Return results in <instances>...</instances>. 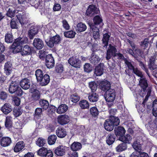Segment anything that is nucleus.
<instances>
[{"mask_svg": "<svg viewBox=\"0 0 157 157\" xmlns=\"http://www.w3.org/2000/svg\"><path fill=\"white\" fill-rule=\"evenodd\" d=\"M23 141H19L16 144L14 148L15 152H18L21 151L25 147Z\"/></svg>", "mask_w": 157, "mask_h": 157, "instance_id": "36", "label": "nucleus"}, {"mask_svg": "<svg viewBox=\"0 0 157 157\" xmlns=\"http://www.w3.org/2000/svg\"><path fill=\"white\" fill-rule=\"evenodd\" d=\"M126 61L125 64L127 65L129 69L131 70H132L133 71V70L135 68L134 67L132 64L131 62L129 61L128 60Z\"/></svg>", "mask_w": 157, "mask_h": 157, "instance_id": "62", "label": "nucleus"}, {"mask_svg": "<svg viewBox=\"0 0 157 157\" xmlns=\"http://www.w3.org/2000/svg\"><path fill=\"white\" fill-rule=\"evenodd\" d=\"M152 114L155 117H157V100H155L152 103Z\"/></svg>", "mask_w": 157, "mask_h": 157, "instance_id": "49", "label": "nucleus"}, {"mask_svg": "<svg viewBox=\"0 0 157 157\" xmlns=\"http://www.w3.org/2000/svg\"><path fill=\"white\" fill-rule=\"evenodd\" d=\"M7 97V94L3 91H1L0 92V99L2 100H5Z\"/></svg>", "mask_w": 157, "mask_h": 157, "instance_id": "63", "label": "nucleus"}, {"mask_svg": "<svg viewBox=\"0 0 157 157\" xmlns=\"http://www.w3.org/2000/svg\"><path fill=\"white\" fill-rule=\"evenodd\" d=\"M19 22L17 19L15 18H12L10 23V27L12 29H17L18 28Z\"/></svg>", "mask_w": 157, "mask_h": 157, "instance_id": "42", "label": "nucleus"}, {"mask_svg": "<svg viewBox=\"0 0 157 157\" xmlns=\"http://www.w3.org/2000/svg\"><path fill=\"white\" fill-rule=\"evenodd\" d=\"M80 98V96L76 92L70 95L69 99L70 100L74 103H76L78 102L79 101Z\"/></svg>", "mask_w": 157, "mask_h": 157, "instance_id": "38", "label": "nucleus"}, {"mask_svg": "<svg viewBox=\"0 0 157 157\" xmlns=\"http://www.w3.org/2000/svg\"><path fill=\"white\" fill-rule=\"evenodd\" d=\"M82 147L81 143L78 142H74L71 145L70 148L71 151H77L80 150Z\"/></svg>", "mask_w": 157, "mask_h": 157, "instance_id": "29", "label": "nucleus"}, {"mask_svg": "<svg viewBox=\"0 0 157 157\" xmlns=\"http://www.w3.org/2000/svg\"><path fill=\"white\" fill-rule=\"evenodd\" d=\"M95 53H92L90 60L91 63L94 65H96L98 63L100 60V58L97 55L94 54Z\"/></svg>", "mask_w": 157, "mask_h": 157, "instance_id": "33", "label": "nucleus"}, {"mask_svg": "<svg viewBox=\"0 0 157 157\" xmlns=\"http://www.w3.org/2000/svg\"><path fill=\"white\" fill-rule=\"evenodd\" d=\"M93 23H89V25L90 27H98V26L99 25L100 28L101 25L102 26L104 24L103 22V20L101 17L99 15H96L94 16L93 19Z\"/></svg>", "mask_w": 157, "mask_h": 157, "instance_id": "8", "label": "nucleus"}, {"mask_svg": "<svg viewBox=\"0 0 157 157\" xmlns=\"http://www.w3.org/2000/svg\"><path fill=\"white\" fill-rule=\"evenodd\" d=\"M127 148V144L122 142L118 145L116 147V150L117 152H120L126 150Z\"/></svg>", "mask_w": 157, "mask_h": 157, "instance_id": "41", "label": "nucleus"}, {"mask_svg": "<svg viewBox=\"0 0 157 157\" xmlns=\"http://www.w3.org/2000/svg\"><path fill=\"white\" fill-rule=\"evenodd\" d=\"M114 131L115 135L117 138H118V139H120L121 137L124 136L126 132L124 128L121 126H118L115 127Z\"/></svg>", "mask_w": 157, "mask_h": 157, "instance_id": "15", "label": "nucleus"}, {"mask_svg": "<svg viewBox=\"0 0 157 157\" xmlns=\"http://www.w3.org/2000/svg\"><path fill=\"white\" fill-rule=\"evenodd\" d=\"M63 27L66 30H68L70 28L69 25L66 20H64L62 21Z\"/></svg>", "mask_w": 157, "mask_h": 157, "instance_id": "64", "label": "nucleus"}, {"mask_svg": "<svg viewBox=\"0 0 157 157\" xmlns=\"http://www.w3.org/2000/svg\"><path fill=\"white\" fill-rule=\"evenodd\" d=\"M45 60V65L48 68L51 69L54 67L55 65V60L52 54L48 55Z\"/></svg>", "mask_w": 157, "mask_h": 157, "instance_id": "11", "label": "nucleus"}, {"mask_svg": "<svg viewBox=\"0 0 157 157\" xmlns=\"http://www.w3.org/2000/svg\"><path fill=\"white\" fill-rule=\"evenodd\" d=\"M11 138L8 137H3L0 140V144L3 147H6L10 145L11 143Z\"/></svg>", "mask_w": 157, "mask_h": 157, "instance_id": "24", "label": "nucleus"}, {"mask_svg": "<svg viewBox=\"0 0 157 157\" xmlns=\"http://www.w3.org/2000/svg\"><path fill=\"white\" fill-rule=\"evenodd\" d=\"M57 138V137L55 135H50L48 139V143L50 145L54 144L55 143Z\"/></svg>", "mask_w": 157, "mask_h": 157, "instance_id": "43", "label": "nucleus"}, {"mask_svg": "<svg viewBox=\"0 0 157 157\" xmlns=\"http://www.w3.org/2000/svg\"><path fill=\"white\" fill-rule=\"evenodd\" d=\"M55 71L58 73H61L63 71V65L61 63H57L55 67Z\"/></svg>", "mask_w": 157, "mask_h": 157, "instance_id": "52", "label": "nucleus"}, {"mask_svg": "<svg viewBox=\"0 0 157 157\" xmlns=\"http://www.w3.org/2000/svg\"><path fill=\"white\" fill-rule=\"evenodd\" d=\"M56 133L57 136L63 138L65 137L67 135L66 129L63 127H59L56 130Z\"/></svg>", "mask_w": 157, "mask_h": 157, "instance_id": "20", "label": "nucleus"}, {"mask_svg": "<svg viewBox=\"0 0 157 157\" xmlns=\"http://www.w3.org/2000/svg\"><path fill=\"white\" fill-rule=\"evenodd\" d=\"M87 29L86 25L82 22H79L76 25V31L77 33H81L85 31Z\"/></svg>", "mask_w": 157, "mask_h": 157, "instance_id": "34", "label": "nucleus"}, {"mask_svg": "<svg viewBox=\"0 0 157 157\" xmlns=\"http://www.w3.org/2000/svg\"><path fill=\"white\" fill-rule=\"evenodd\" d=\"M38 32V29L37 26H32L29 30L28 36L30 39H32Z\"/></svg>", "mask_w": 157, "mask_h": 157, "instance_id": "21", "label": "nucleus"}, {"mask_svg": "<svg viewBox=\"0 0 157 157\" xmlns=\"http://www.w3.org/2000/svg\"><path fill=\"white\" fill-rule=\"evenodd\" d=\"M61 6L60 4L55 2L53 6V10L54 11H59L61 10Z\"/></svg>", "mask_w": 157, "mask_h": 157, "instance_id": "61", "label": "nucleus"}, {"mask_svg": "<svg viewBox=\"0 0 157 157\" xmlns=\"http://www.w3.org/2000/svg\"><path fill=\"white\" fill-rule=\"evenodd\" d=\"M68 109V106L65 104L60 105L56 110V112L59 114H61L65 113Z\"/></svg>", "mask_w": 157, "mask_h": 157, "instance_id": "35", "label": "nucleus"}, {"mask_svg": "<svg viewBox=\"0 0 157 157\" xmlns=\"http://www.w3.org/2000/svg\"><path fill=\"white\" fill-rule=\"evenodd\" d=\"M103 64L100 63L95 67L94 73L97 76H100L103 74Z\"/></svg>", "mask_w": 157, "mask_h": 157, "instance_id": "26", "label": "nucleus"}, {"mask_svg": "<svg viewBox=\"0 0 157 157\" xmlns=\"http://www.w3.org/2000/svg\"><path fill=\"white\" fill-rule=\"evenodd\" d=\"M139 85L141 88V91L143 92V93L146 94L147 92V89L149 87L148 86V84L147 80L145 78L140 79L139 81Z\"/></svg>", "mask_w": 157, "mask_h": 157, "instance_id": "13", "label": "nucleus"}, {"mask_svg": "<svg viewBox=\"0 0 157 157\" xmlns=\"http://www.w3.org/2000/svg\"><path fill=\"white\" fill-rule=\"evenodd\" d=\"M17 19L18 20V22H20L21 25H24L25 24L23 19V15L21 13H19L16 16Z\"/></svg>", "mask_w": 157, "mask_h": 157, "instance_id": "57", "label": "nucleus"}, {"mask_svg": "<svg viewBox=\"0 0 157 157\" xmlns=\"http://www.w3.org/2000/svg\"><path fill=\"white\" fill-rule=\"evenodd\" d=\"M88 98L90 102H95L98 99L99 95L95 92H90L89 94Z\"/></svg>", "mask_w": 157, "mask_h": 157, "instance_id": "28", "label": "nucleus"}, {"mask_svg": "<svg viewBox=\"0 0 157 157\" xmlns=\"http://www.w3.org/2000/svg\"><path fill=\"white\" fill-rule=\"evenodd\" d=\"M120 123V119L118 117L111 116L109 119L105 121L103 126L105 130L110 132L113 129L114 127L119 125Z\"/></svg>", "mask_w": 157, "mask_h": 157, "instance_id": "2", "label": "nucleus"}, {"mask_svg": "<svg viewBox=\"0 0 157 157\" xmlns=\"http://www.w3.org/2000/svg\"><path fill=\"white\" fill-rule=\"evenodd\" d=\"M84 70L85 72H90L92 71V67L90 64L86 63L84 67Z\"/></svg>", "mask_w": 157, "mask_h": 157, "instance_id": "59", "label": "nucleus"}, {"mask_svg": "<svg viewBox=\"0 0 157 157\" xmlns=\"http://www.w3.org/2000/svg\"><path fill=\"white\" fill-rule=\"evenodd\" d=\"M110 36L111 33H106L103 34L102 40L104 48H106L108 46Z\"/></svg>", "mask_w": 157, "mask_h": 157, "instance_id": "25", "label": "nucleus"}, {"mask_svg": "<svg viewBox=\"0 0 157 157\" xmlns=\"http://www.w3.org/2000/svg\"><path fill=\"white\" fill-rule=\"evenodd\" d=\"M13 36L11 32H8L5 35V41L8 44L13 43Z\"/></svg>", "mask_w": 157, "mask_h": 157, "instance_id": "39", "label": "nucleus"}, {"mask_svg": "<svg viewBox=\"0 0 157 157\" xmlns=\"http://www.w3.org/2000/svg\"><path fill=\"white\" fill-rule=\"evenodd\" d=\"M100 13V10L96 5H90L86 11V15L88 16L92 17Z\"/></svg>", "mask_w": 157, "mask_h": 157, "instance_id": "7", "label": "nucleus"}, {"mask_svg": "<svg viewBox=\"0 0 157 157\" xmlns=\"http://www.w3.org/2000/svg\"><path fill=\"white\" fill-rule=\"evenodd\" d=\"M156 57V55H154L151 56L149 59L148 67L149 69L151 71L155 70L157 68V66L155 63Z\"/></svg>", "mask_w": 157, "mask_h": 157, "instance_id": "17", "label": "nucleus"}, {"mask_svg": "<svg viewBox=\"0 0 157 157\" xmlns=\"http://www.w3.org/2000/svg\"><path fill=\"white\" fill-rule=\"evenodd\" d=\"M5 125L6 127L9 128L12 126V121L10 117H7L5 121Z\"/></svg>", "mask_w": 157, "mask_h": 157, "instance_id": "55", "label": "nucleus"}, {"mask_svg": "<svg viewBox=\"0 0 157 157\" xmlns=\"http://www.w3.org/2000/svg\"><path fill=\"white\" fill-rule=\"evenodd\" d=\"M117 49L115 46L112 45L111 44L109 45V47L107 50L106 58L107 60L110 59L112 56H115Z\"/></svg>", "mask_w": 157, "mask_h": 157, "instance_id": "9", "label": "nucleus"}, {"mask_svg": "<svg viewBox=\"0 0 157 157\" xmlns=\"http://www.w3.org/2000/svg\"><path fill=\"white\" fill-rule=\"evenodd\" d=\"M12 109V106L9 103H5L1 108V111L4 114L6 115L10 113Z\"/></svg>", "mask_w": 157, "mask_h": 157, "instance_id": "22", "label": "nucleus"}, {"mask_svg": "<svg viewBox=\"0 0 157 157\" xmlns=\"http://www.w3.org/2000/svg\"><path fill=\"white\" fill-rule=\"evenodd\" d=\"M48 52L44 50H40L39 51L38 53L39 58L42 60H44L47 56Z\"/></svg>", "mask_w": 157, "mask_h": 157, "instance_id": "50", "label": "nucleus"}, {"mask_svg": "<svg viewBox=\"0 0 157 157\" xmlns=\"http://www.w3.org/2000/svg\"><path fill=\"white\" fill-rule=\"evenodd\" d=\"M98 86L100 89L105 92L109 89H110L111 84L109 81L104 79L100 81Z\"/></svg>", "mask_w": 157, "mask_h": 157, "instance_id": "10", "label": "nucleus"}, {"mask_svg": "<svg viewBox=\"0 0 157 157\" xmlns=\"http://www.w3.org/2000/svg\"><path fill=\"white\" fill-rule=\"evenodd\" d=\"M151 87H149L147 89V95L145 97V99L143 101L142 103V105H143L144 107H145V106L146 104V103L147 101L148 100V98L150 96L151 93Z\"/></svg>", "mask_w": 157, "mask_h": 157, "instance_id": "48", "label": "nucleus"}, {"mask_svg": "<svg viewBox=\"0 0 157 157\" xmlns=\"http://www.w3.org/2000/svg\"><path fill=\"white\" fill-rule=\"evenodd\" d=\"M90 112L92 116L94 117H97L99 114V111L96 107H93L90 109Z\"/></svg>", "mask_w": 157, "mask_h": 157, "instance_id": "45", "label": "nucleus"}, {"mask_svg": "<svg viewBox=\"0 0 157 157\" xmlns=\"http://www.w3.org/2000/svg\"><path fill=\"white\" fill-rule=\"evenodd\" d=\"M33 92L32 95V98L33 100L36 101L39 100L40 98V92L36 88H33L32 90Z\"/></svg>", "mask_w": 157, "mask_h": 157, "instance_id": "31", "label": "nucleus"}, {"mask_svg": "<svg viewBox=\"0 0 157 157\" xmlns=\"http://www.w3.org/2000/svg\"><path fill=\"white\" fill-rule=\"evenodd\" d=\"M132 138L129 134H127L126 135L123 136H121L120 139H118V140L126 144H130L131 143V141L132 140Z\"/></svg>", "mask_w": 157, "mask_h": 157, "instance_id": "32", "label": "nucleus"}, {"mask_svg": "<svg viewBox=\"0 0 157 157\" xmlns=\"http://www.w3.org/2000/svg\"><path fill=\"white\" fill-rule=\"evenodd\" d=\"M28 42V39L27 37H19L14 40L13 43L10 46V49L14 54L20 52L21 55L23 56L31 55L35 52L34 48L28 45L23 46Z\"/></svg>", "mask_w": 157, "mask_h": 157, "instance_id": "1", "label": "nucleus"}, {"mask_svg": "<svg viewBox=\"0 0 157 157\" xmlns=\"http://www.w3.org/2000/svg\"><path fill=\"white\" fill-rule=\"evenodd\" d=\"M66 147L63 145H59L55 148V153L58 156H62L65 154Z\"/></svg>", "mask_w": 157, "mask_h": 157, "instance_id": "19", "label": "nucleus"}, {"mask_svg": "<svg viewBox=\"0 0 157 157\" xmlns=\"http://www.w3.org/2000/svg\"><path fill=\"white\" fill-rule=\"evenodd\" d=\"M133 72L137 76L140 78H143V75L142 72L140 70H139L137 68H136L133 71Z\"/></svg>", "mask_w": 157, "mask_h": 157, "instance_id": "58", "label": "nucleus"}, {"mask_svg": "<svg viewBox=\"0 0 157 157\" xmlns=\"http://www.w3.org/2000/svg\"><path fill=\"white\" fill-rule=\"evenodd\" d=\"M69 117L66 115H59L57 118L58 123L61 125L67 124L69 121Z\"/></svg>", "mask_w": 157, "mask_h": 157, "instance_id": "14", "label": "nucleus"}, {"mask_svg": "<svg viewBox=\"0 0 157 157\" xmlns=\"http://www.w3.org/2000/svg\"><path fill=\"white\" fill-rule=\"evenodd\" d=\"M47 150V148L42 147L38 151L37 154L40 156L44 157Z\"/></svg>", "mask_w": 157, "mask_h": 157, "instance_id": "53", "label": "nucleus"}, {"mask_svg": "<svg viewBox=\"0 0 157 157\" xmlns=\"http://www.w3.org/2000/svg\"><path fill=\"white\" fill-rule=\"evenodd\" d=\"M115 139L116 136L114 134L112 133H110L106 137V143L109 145H110L113 143Z\"/></svg>", "mask_w": 157, "mask_h": 157, "instance_id": "27", "label": "nucleus"}, {"mask_svg": "<svg viewBox=\"0 0 157 157\" xmlns=\"http://www.w3.org/2000/svg\"><path fill=\"white\" fill-rule=\"evenodd\" d=\"M116 92L114 89H109L105 92V98L106 101L109 102H113L115 100Z\"/></svg>", "mask_w": 157, "mask_h": 157, "instance_id": "5", "label": "nucleus"}, {"mask_svg": "<svg viewBox=\"0 0 157 157\" xmlns=\"http://www.w3.org/2000/svg\"><path fill=\"white\" fill-rule=\"evenodd\" d=\"M33 46L37 50H40L44 47V43L43 40L39 38H35L33 43Z\"/></svg>", "mask_w": 157, "mask_h": 157, "instance_id": "16", "label": "nucleus"}, {"mask_svg": "<svg viewBox=\"0 0 157 157\" xmlns=\"http://www.w3.org/2000/svg\"><path fill=\"white\" fill-rule=\"evenodd\" d=\"M35 75L38 82L41 86H45L48 85L50 81L49 75L43 73L40 69H37L35 72Z\"/></svg>", "mask_w": 157, "mask_h": 157, "instance_id": "3", "label": "nucleus"}, {"mask_svg": "<svg viewBox=\"0 0 157 157\" xmlns=\"http://www.w3.org/2000/svg\"><path fill=\"white\" fill-rule=\"evenodd\" d=\"M90 29L92 32L93 36L94 39L95 40H98L99 39L100 35V30L99 27H90Z\"/></svg>", "mask_w": 157, "mask_h": 157, "instance_id": "30", "label": "nucleus"}, {"mask_svg": "<svg viewBox=\"0 0 157 157\" xmlns=\"http://www.w3.org/2000/svg\"><path fill=\"white\" fill-rule=\"evenodd\" d=\"M8 90L11 94H14L17 96L21 97L23 94V91L19 86V82L17 81H11L9 85Z\"/></svg>", "mask_w": 157, "mask_h": 157, "instance_id": "4", "label": "nucleus"}, {"mask_svg": "<svg viewBox=\"0 0 157 157\" xmlns=\"http://www.w3.org/2000/svg\"><path fill=\"white\" fill-rule=\"evenodd\" d=\"M149 40L148 38H145L144 40L141 42L140 45L142 47H143L144 48H147L148 46Z\"/></svg>", "mask_w": 157, "mask_h": 157, "instance_id": "56", "label": "nucleus"}, {"mask_svg": "<svg viewBox=\"0 0 157 157\" xmlns=\"http://www.w3.org/2000/svg\"><path fill=\"white\" fill-rule=\"evenodd\" d=\"M12 65L11 63L9 62H7L5 63L4 66V72L7 75H9L12 71Z\"/></svg>", "mask_w": 157, "mask_h": 157, "instance_id": "23", "label": "nucleus"}, {"mask_svg": "<svg viewBox=\"0 0 157 157\" xmlns=\"http://www.w3.org/2000/svg\"><path fill=\"white\" fill-rule=\"evenodd\" d=\"M79 105L82 109H88L89 107V103L85 99L80 100L78 103Z\"/></svg>", "mask_w": 157, "mask_h": 157, "instance_id": "40", "label": "nucleus"}, {"mask_svg": "<svg viewBox=\"0 0 157 157\" xmlns=\"http://www.w3.org/2000/svg\"><path fill=\"white\" fill-rule=\"evenodd\" d=\"M45 140L42 138H39L36 141V144L40 147H43L45 144Z\"/></svg>", "mask_w": 157, "mask_h": 157, "instance_id": "54", "label": "nucleus"}, {"mask_svg": "<svg viewBox=\"0 0 157 157\" xmlns=\"http://www.w3.org/2000/svg\"><path fill=\"white\" fill-rule=\"evenodd\" d=\"M68 62L71 65L75 67L80 68L81 66V61L75 57L72 56L70 58Z\"/></svg>", "mask_w": 157, "mask_h": 157, "instance_id": "12", "label": "nucleus"}, {"mask_svg": "<svg viewBox=\"0 0 157 157\" xmlns=\"http://www.w3.org/2000/svg\"><path fill=\"white\" fill-rule=\"evenodd\" d=\"M31 84L30 81L27 78H25L21 80L20 85L21 87L24 90H27L29 88Z\"/></svg>", "mask_w": 157, "mask_h": 157, "instance_id": "18", "label": "nucleus"}, {"mask_svg": "<svg viewBox=\"0 0 157 157\" xmlns=\"http://www.w3.org/2000/svg\"><path fill=\"white\" fill-rule=\"evenodd\" d=\"M15 12L16 10L14 8H10L7 11L6 15L7 17L12 18L14 17Z\"/></svg>", "mask_w": 157, "mask_h": 157, "instance_id": "46", "label": "nucleus"}, {"mask_svg": "<svg viewBox=\"0 0 157 157\" xmlns=\"http://www.w3.org/2000/svg\"><path fill=\"white\" fill-rule=\"evenodd\" d=\"M61 38L60 36L56 34L50 38L48 41L46 42L47 45L50 48H52L55 45L59 44L60 43Z\"/></svg>", "mask_w": 157, "mask_h": 157, "instance_id": "6", "label": "nucleus"}, {"mask_svg": "<svg viewBox=\"0 0 157 157\" xmlns=\"http://www.w3.org/2000/svg\"><path fill=\"white\" fill-rule=\"evenodd\" d=\"M76 34L75 32L72 30L65 32L64 33V36L66 37L70 38H74Z\"/></svg>", "mask_w": 157, "mask_h": 157, "instance_id": "47", "label": "nucleus"}, {"mask_svg": "<svg viewBox=\"0 0 157 157\" xmlns=\"http://www.w3.org/2000/svg\"><path fill=\"white\" fill-rule=\"evenodd\" d=\"M43 109L41 108H36L35 111V115L36 116L40 117L42 114Z\"/></svg>", "mask_w": 157, "mask_h": 157, "instance_id": "60", "label": "nucleus"}, {"mask_svg": "<svg viewBox=\"0 0 157 157\" xmlns=\"http://www.w3.org/2000/svg\"><path fill=\"white\" fill-rule=\"evenodd\" d=\"M13 113L15 117H17L19 116L22 114L20 108L18 107H14L13 110Z\"/></svg>", "mask_w": 157, "mask_h": 157, "instance_id": "51", "label": "nucleus"}, {"mask_svg": "<svg viewBox=\"0 0 157 157\" xmlns=\"http://www.w3.org/2000/svg\"><path fill=\"white\" fill-rule=\"evenodd\" d=\"M40 105L43 110L47 109L49 107V103L48 101L46 100L40 99L39 101Z\"/></svg>", "mask_w": 157, "mask_h": 157, "instance_id": "37", "label": "nucleus"}, {"mask_svg": "<svg viewBox=\"0 0 157 157\" xmlns=\"http://www.w3.org/2000/svg\"><path fill=\"white\" fill-rule=\"evenodd\" d=\"M88 85L89 88L91 90V92H95L96 91L98 85L94 81L89 82Z\"/></svg>", "mask_w": 157, "mask_h": 157, "instance_id": "44", "label": "nucleus"}]
</instances>
